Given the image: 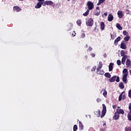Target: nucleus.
<instances>
[{
  "label": "nucleus",
  "instance_id": "nucleus-1",
  "mask_svg": "<svg viewBox=\"0 0 131 131\" xmlns=\"http://www.w3.org/2000/svg\"><path fill=\"white\" fill-rule=\"evenodd\" d=\"M123 75L122 80L125 83H126V80H127V75H128V72L127 71V69H124L123 70Z\"/></svg>",
  "mask_w": 131,
  "mask_h": 131
},
{
  "label": "nucleus",
  "instance_id": "nucleus-2",
  "mask_svg": "<svg viewBox=\"0 0 131 131\" xmlns=\"http://www.w3.org/2000/svg\"><path fill=\"white\" fill-rule=\"evenodd\" d=\"M87 6L88 8V10H93L94 9V3H93L92 2L89 1L87 3Z\"/></svg>",
  "mask_w": 131,
  "mask_h": 131
},
{
  "label": "nucleus",
  "instance_id": "nucleus-3",
  "mask_svg": "<svg viewBox=\"0 0 131 131\" xmlns=\"http://www.w3.org/2000/svg\"><path fill=\"white\" fill-rule=\"evenodd\" d=\"M86 24L87 26H93L94 25V20H93V18H90L88 19V20L86 21Z\"/></svg>",
  "mask_w": 131,
  "mask_h": 131
},
{
  "label": "nucleus",
  "instance_id": "nucleus-4",
  "mask_svg": "<svg viewBox=\"0 0 131 131\" xmlns=\"http://www.w3.org/2000/svg\"><path fill=\"white\" fill-rule=\"evenodd\" d=\"M126 42L124 41H122L121 43L120 48L121 49H122L123 50H125L126 49Z\"/></svg>",
  "mask_w": 131,
  "mask_h": 131
},
{
  "label": "nucleus",
  "instance_id": "nucleus-5",
  "mask_svg": "<svg viewBox=\"0 0 131 131\" xmlns=\"http://www.w3.org/2000/svg\"><path fill=\"white\" fill-rule=\"evenodd\" d=\"M53 4V2L51 1H46L44 4H43V6H46L47 5V6H50V5H52Z\"/></svg>",
  "mask_w": 131,
  "mask_h": 131
},
{
  "label": "nucleus",
  "instance_id": "nucleus-6",
  "mask_svg": "<svg viewBox=\"0 0 131 131\" xmlns=\"http://www.w3.org/2000/svg\"><path fill=\"white\" fill-rule=\"evenodd\" d=\"M118 17L121 19L123 17V12L121 11H119L117 12Z\"/></svg>",
  "mask_w": 131,
  "mask_h": 131
},
{
  "label": "nucleus",
  "instance_id": "nucleus-7",
  "mask_svg": "<svg viewBox=\"0 0 131 131\" xmlns=\"http://www.w3.org/2000/svg\"><path fill=\"white\" fill-rule=\"evenodd\" d=\"M94 114L96 115L97 117H100V116H101V111H100V110H97V111H95Z\"/></svg>",
  "mask_w": 131,
  "mask_h": 131
},
{
  "label": "nucleus",
  "instance_id": "nucleus-8",
  "mask_svg": "<svg viewBox=\"0 0 131 131\" xmlns=\"http://www.w3.org/2000/svg\"><path fill=\"white\" fill-rule=\"evenodd\" d=\"M119 117L120 116L119 114L117 112H116V113H115V115L114 116V119H115V120H117V119H118Z\"/></svg>",
  "mask_w": 131,
  "mask_h": 131
},
{
  "label": "nucleus",
  "instance_id": "nucleus-9",
  "mask_svg": "<svg viewBox=\"0 0 131 131\" xmlns=\"http://www.w3.org/2000/svg\"><path fill=\"white\" fill-rule=\"evenodd\" d=\"M102 67H103V64H102V62L100 61L99 62V64L96 70H101Z\"/></svg>",
  "mask_w": 131,
  "mask_h": 131
},
{
  "label": "nucleus",
  "instance_id": "nucleus-10",
  "mask_svg": "<svg viewBox=\"0 0 131 131\" xmlns=\"http://www.w3.org/2000/svg\"><path fill=\"white\" fill-rule=\"evenodd\" d=\"M96 73L97 74H100V75H104V73H105V72H104V71L103 70H97Z\"/></svg>",
  "mask_w": 131,
  "mask_h": 131
},
{
  "label": "nucleus",
  "instance_id": "nucleus-11",
  "mask_svg": "<svg viewBox=\"0 0 131 131\" xmlns=\"http://www.w3.org/2000/svg\"><path fill=\"white\" fill-rule=\"evenodd\" d=\"M116 112H117L119 115L124 114V111L122 109H117Z\"/></svg>",
  "mask_w": 131,
  "mask_h": 131
},
{
  "label": "nucleus",
  "instance_id": "nucleus-12",
  "mask_svg": "<svg viewBox=\"0 0 131 131\" xmlns=\"http://www.w3.org/2000/svg\"><path fill=\"white\" fill-rule=\"evenodd\" d=\"M113 15L112 14H109L108 16V21H109V22H111V21L113 20Z\"/></svg>",
  "mask_w": 131,
  "mask_h": 131
},
{
  "label": "nucleus",
  "instance_id": "nucleus-13",
  "mask_svg": "<svg viewBox=\"0 0 131 131\" xmlns=\"http://www.w3.org/2000/svg\"><path fill=\"white\" fill-rule=\"evenodd\" d=\"M126 59H127V56L125 55L123 57V58L122 59V64L124 65V63H125V61H126Z\"/></svg>",
  "mask_w": 131,
  "mask_h": 131
},
{
  "label": "nucleus",
  "instance_id": "nucleus-14",
  "mask_svg": "<svg viewBox=\"0 0 131 131\" xmlns=\"http://www.w3.org/2000/svg\"><path fill=\"white\" fill-rule=\"evenodd\" d=\"M113 65H114L113 63H110V65L108 66L109 71H112V70H113Z\"/></svg>",
  "mask_w": 131,
  "mask_h": 131
},
{
  "label": "nucleus",
  "instance_id": "nucleus-15",
  "mask_svg": "<svg viewBox=\"0 0 131 131\" xmlns=\"http://www.w3.org/2000/svg\"><path fill=\"white\" fill-rule=\"evenodd\" d=\"M116 80V76L112 77L111 79H109L110 82H114Z\"/></svg>",
  "mask_w": 131,
  "mask_h": 131
},
{
  "label": "nucleus",
  "instance_id": "nucleus-16",
  "mask_svg": "<svg viewBox=\"0 0 131 131\" xmlns=\"http://www.w3.org/2000/svg\"><path fill=\"white\" fill-rule=\"evenodd\" d=\"M43 3H41L40 2H38L36 6L35 7V9H39V8H41V5H42Z\"/></svg>",
  "mask_w": 131,
  "mask_h": 131
},
{
  "label": "nucleus",
  "instance_id": "nucleus-17",
  "mask_svg": "<svg viewBox=\"0 0 131 131\" xmlns=\"http://www.w3.org/2000/svg\"><path fill=\"white\" fill-rule=\"evenodd\" d=\"M100 28L101 30H104V29H105V24H104V22L103 21L100 23Z\"/></svg>",
  "mask_w": 131,
  "mask_h": 131
},
{
  "label": "nucleus",
  "instance_id": "nucleus-18",
  "mask_svg": "<svg viewBox=\"0 0 131 131\" xmlns=\"http://www.w3.org/2000/svg\"><path fill=\"white\" fill-rule=\"evenodd\" d=\"M14 11H16V12H20L21 11V9L19 8L18 6H15L13 7Z\"/></svg>",
  "mask_w": 131,
  "mask_h": 131
},
{
  "label": "nucleus",
  "instance_id": "nucleus-19",
  "mask_svg": "<svg viewBox=\"0 0 131 131\" xmlns=\"http://www.w3.org/2000/svg\"><path fill=\"white\" fill-rule=\"evenodd\" d=\"M121 37L120 36L118 37L115 40V46H117V43L118 41H120Z\"/></svg>",
  "mask_w": 131,
  "mask_h": 131
},
{
  "label": "nucleus",
  "instance_id": "nucleus-20",
  "mask_svg": "<svg viewBox=\"0 0 131 131\" xmlns=\"http://www.w3.org/2000/svg\"><path fill=\"white\" fill-rule=\"evenodd\" d=\"M126 65L127 67H129V66H131V61L129 59H127L126 62Z\"/></svg>",
  "mask_w": 131,
  "mask_h": 131
},
{
  "label": "nucleus",
  "instance_id": "nucleus-21",
  "mask_svg": "<svg viewBox=\"0 0 131 131\" xmlns=\"http://www.w3.org/2000/svg\"><path fill=\"white\" fill-rule=\"evenodd\" d=\"M79 126L80 128V130H82L83 129V125L82 124V123L81 122H79Z\"/></svg>",
  "mask_w": 131,
  "mask_h": 131
},
{
  "label": "nucleus",
  "instance_id": "nucleus-22",
  "mask_svg": "<svg viewBox=\"0 0 131 131\" xmlns=\"http://www.w3.org/2000/svg\"><path fill=\"white\" fill-rule=\"evenodd\" d=\"M106 110H102L101 117H104V116H105V114H106Z\"/></svg>",
  "mask_w": 131,
  "mask_h": 131
},
{
  "label": "nucleus",
  "instance_id": "nucleus-23",
  "mask_svg": "<svg viewBox=\"0 0 131 131\" xmlns=\"http://www.w3.org/2000/svg\"><path fill=\"white\" fill-rule=\"evenodd\" d=\"M116 27L117 28H118L119 30H122V27L120 26V24L117 23L116 24Z\"/></svg>",
  "mask_w": 131,
  "mask_h": 131
},
{
  "label": "nucleus",
  "instance_id": "nucleus-24",
  "mask_svg": "<svg viewBox=\"0 0 131 131\" xmlns=\"http://www.w3.org/2000/svg\"><path fill=\"white\" fill-rule=\"evenodd\" d=\"M90 13V10L87 9L86 11L83 14V16H86L89 15Z\"/></svg>",
  "mask_w": 131,
  "mask_h": 131
},
{
  "label": "nucleus",
  "instance_id": "nucleus-25",
  "mask_svg": "<svg viewBox=\"0 0 131 131\" xmlns=\"http://www.w3.org/2000/svg\"><path fill=\"white\" fill-rule=\"evenodd\" d=\"M124 94V92H123L119 97V101L120 102L122 100V95Z\"/></svg>",
  "mask_w": 131,
  "mask_h": 131
},
{
  "label": "nucleus",
  "instance_id": "nucleus-26",
  "mask_svg": "<svg viewBox=\"0 0 131 131\" xmlns=\"http://www.w3.org/2000/svg\"><path fill=\"white\" fill-rule=\"evenodd\" d=\"M100 14H101V12L100 11H95L94 12V15L95 16H99Z\"/></svg>",
  "mask_w": 131,
  "mask_h": 131
},
{
  "label": "nucleus",
  "instance_id": "nucleus-27",
  "mask_svg": "<svg viewBox=\"0 0 131 131\" xmlns=\"http://www.w3.org/2000/svg\"><path fill=\"white\" fill-rule=\"evenodd\" d=\"M104 76L107 78H110L111 77V75L109 73H106L104 74Z\"/></svg>",
  "mask_w": 131,
  "mask_h": 131
},
{
  "label": "nucleus",
  "instance_id": "nucleus-28",
  "mask_svg": "<svg viewBox=\"0 0 131 131\" xmlns=\"http://www.w3.org/2000/svg\"><path fill=\"white\" fill-rule=\"evenodd\" d=\"M102 92H103L102 95L104 96V97H106L107 96V91L105 89H103Z\"/></svg>",
  "mask_w": 131,
  "mask_h": 131
},
{
  "label": "nucleus",
  "instance_id": "nucleus-29",
  "mask_svg": "<svg viewBox=\"0 0 131 131\" xmlns=\"http://www.w3.org/2000/svg\"><path fill=\"white\" fill-rule=\"evenodd\" d=\"M127 118L128 120H129V121H131V111L128 113Z\"/></svg>",
  "mask_w": 131,
  "mask_h": 131
},
{
  "label": "nucleus",
  "instance_id": "nucleus-30",
  "mask_svg": "<svg viewBox=\"0 0 131 131\" xmlns=\"http://www.w3.org/2000/svg\"><path fill=\"white\" fill-rule=\"evenodd\" d=\"M76 23L78 26H80L81 25V19H78Z\"/></svg>",
  "mask_w": 131,
  "mask_h": 131
},
{
  "label": "nucleus",
  "instance_id": "nucleus-31",
  "mask_svg": "<svg viewBox=\"0 0 131 131\" xmlns=\"http://www.w3.org/2000/svg\"><path fill=\"white\" fill-rule=\"evenodd\" d=\"M105 0H99V2L97 3V6H100L101 4H103Z\"/></svg>",
  "mask_w": 131,
  "mask_h": 131
},
{
  "label": "nucleus",
  "instance_id": "nucleus-32",
  "mask_svg": "<svg viewBox=\"0 0 131 131\" xmlns=\"http://www.w3.org/2000/svg\"><path fill=\"white\" fill-rule=\"evenodd\" d=\"M119 86L120 88V89H124V85L122 82L120 83Z\"/></svg>",
  "mask_w": 131,
  "mask_h": 131
},
{
  "label": "nucleus",
  "instance_id": "nucleus-33",
  "mask_svg": "<svg viewBox=\"0 0 131 131\" xmlns=\"http://www.w3.org/2000/svg\"><path fill=\"white\" fill-rule=\"evenodd\" d=\"M129 38H130V37L128 36H127L124 38V39L125 41H128V40H129Z\"/></svg>",
  "mask_w": 131,
  "mask_h": 131
},
{
  "label": "nucleus",
  "instance_id": "nucleus-34",
  "mask_svg": "<svg viewBox=\"0 0 131 131\" xmlns=\"http://www.w3.org/2000/svg\"><path fill=\"white\" fill-rule=\"evenodd\" d=\"M125 55V52H124V51L122 50L121 52V56L122 57H124V55Z\"/></svg>",
  "mask_w": 131,
  "mask_h": 131
},
{
  "label": "nucleus",
  "instance_id": "nucleus-35",
  "mask_svg": "<svg viewBox=\"0 0 131 131\" xmlns=\"http://www.w3.org/2000/svg\"><path fill=\"white\" fill-rule=\"evenodd\" d=\"M123 34H124V35H125L126 36H127V35H128V33H127L126 31H124L123 32Z\"/></svg>",
  "mask_w": 131,
  "mask_h": 131
},
{
  "label": "nucleus",
  "instance_id": "nucleus-36",
  "mask_svg": "<svg viewBox=\"0 0 131 131\" xmlns=\"http://www.w3.org/2000/svg\"><path fill=\"white\" fill-rule=\"evenodd\" d=\"M80 37L81 38H84V37H85V34L84 33L81 34Z\"/></svg>",
  "mask_w": 131,
  "mask_h": 131
},
{
  "label": "nucleus",
  "instance_id": "nucleus-37",
  "mask_svg": "<svg viewBox=\"0 0 131 131\" xmlns=\"http://www.w3.org/2000/svg\"><path fill=\"white\" fill-rule=\"evenodd\" d=\"M117 64L118 65H121V61H120V60H118L117 61Z\"/></svg>",
  "mask_w": 131,
  "mask_h": 131
},
{
  "label": "nucleus",
  "instance_id": "nucleus-38",
  "mask_svg": "<svg viewBox=\"0 0 131 131\" xmlns=\"http://www.w3.org/2000/svg\"><path fill=\"white\" fill-rule=\"evenodd\" d=\"M73 130H77V125H74L73 127Z\"/></svg>",
  "mask_w": 131,
  "mask_h": 131
},
{
  "label": "nucleus",
  "instance_id": "nucleus-39",
  "mask_svg": "<svg viewBox=\"0 0 131 131\" xmlns=\"http://www.w3.org/2000/svg\"><path fill=\"white\" fill-rule=\"evenodd\" d=\"M96 101L98 103H100V102L102 101V99L101 98H97Z\"/></svg>",
  "mask_w": 131,
  "mask_h": 131
},
{
  "label": "nucleus",
  "instance_id": "nucleus-40",
  "mask_svg": "<svg viewBox=\"0 0 131 131\" xmlns=\"http://www.w3.org/2000/svg\"><path fill=\"white\" fill-rule=\"evenodd\" d=\"M128 97H129V98H131V90H130L128 91Z\"/></svg>",
  "mask_w": 131,
  "mask_h": 131
},
{
  "label": "nucleus",
  "instance_id": "nucleus-41",
  "mask_svg": "<svg viewBox=\"0 0 131 131\" xmlns=\"http://www.w3.org/2000/svg\"><path fill=\"white\" fill-rule=\"evenodd\" d=\"M116 81L117 82H119V77L116 76Z\"/></svg>",
  "mask_w": 131,
  "mask_h": 131
},
{
  "label": "nucleus",
  "instance_id": "nucleus-42",
  "mask_svg": "<svg viewBox=\"0 0 131 131\" xmlns=\"http://www.w3.org/2000/svg\"><path fill=\"white\" fill-rule=\"evenodd\" d=\"M102 106H103V110H106V105H105V104H103Z\"/></svg>",
  "mask_w": 131,
  "mask_h": 131
},
{
  "label": "nucleus",
  "instance_id": "nucleus-43",
  "mask_svg": "<svg viewBox=\"0 0 131 131\" xmlns=\"http://www.w3.org/2000/svg\"><path fill=\"white\" fill-rule=\"evenodd\" d=\"M75 35H76V33H75V32L74 31V33L72 34V36L74 37L75 36Z\"/></svg>",
  "mask_w": 131,
  "mask_h": 131
},
{
  "label": "nucleus",
  "instance_id": "nucleus-44",
  "mask_svg": "<svg viewBox=\"0 0 131 131\" xmlns=\"http://www.w3.org/2000/svg\"><path fill=\"white\" fill-rule=\"evenodd\" d=\"M126 131H131V126L128 127Z\"/></svg>",
  "mask_w": 131,
  "mask_h": 131
},
{
  "label": "nucleus",
  "instance_id": "nucleus-45",
  "mask_svg": "<svg viewBox=\"0 0 131 131\" xmlns=\"http://www.w3.org/2000/svg\"><path fill=\"white\" fill-rule=\"evenodd\" d=\"M96 69H97V67H96L95 66V67H94L93 68V69L91 70H92V71H95V70H96Z\"/></svg>",
  "mask_w": 131,
  "mask_h": 131
},
{
  "label": "nucleus",
  "instance_id": "nucleus-46",
  "mask_svg": "<svg viewBox=\"0 0 131 131\" xmlns=\"http://www.w3.org/2000/svg\"><path fill=\"white\" fill-rule=\"evenodd\" d=\"M126 12H127V14L129 15V10L126 9Z\"/></svg>",
  "mask_w": 131,
  "mask_h": 131
},
{
  "label": "nucleus",
  "instance_id": "nucleus-47",
  "mask_svg": "<svg viewBox=\"0 0 131 131\" xmlns=\"http://www.w3.org/2000/svg\"><path fill=\"white\" fill-rule=\"evenodd\" d=\"M39 3H41L42 4H43V2H45V0H38Z\"/></svg>",
  "mask_w": 131,
  "mask_h": 131
},
{
  "label": "nucleus",
  "instance_id": "nucleus-48",
  "mask_svg": "<svg viewBox=\"0 0 131 131\" xmlns=\"http://www.w3.org/2000/svg\"><path fill=\"white\" fill-rule=\"evenodd\" d=\"M93 50V48H92V47H89V49H88V51H92Z\"/></svg>",
  "mask_w": 131,
  "mask_h": 131
},
{
  "label": "nucleus",
  "instance_id": "nucleus-49",
  "mask_svg": "<svg viewBox=\"0 0 131 131\" xmlns=\"http://www.w3.org/2000/svg\"><path fill=\"white\" fill-rule=\"evenodd\" d=\"M122 96H123V97H122L123 100H125V99L126 98L125 95L124 94Z\"/></svg>",
  "mask_w": 131,
  "mask_h": 131
},
{
  "label": "nucleus",
  "instance_id": "nucleus-50",
  "mask_svg": "<svg viewBox=\"0 0 131 131\" xmlns=\"http://www.w3.org/2000/svg\"><path fill=\"white\" fill-rule=\"evenodd\" d=\"M72 27V25H71L69 27V30H71V28Z\"/></svg>",
  "mask_w": 131,
  "mask_h": 131
},
{
  "label": "nucleus",
  "instance_id": "nucleus-51",
  "mask_svg": "<svg viewBox=\"0 0 131 131\" xmlns=\"http://www.w3.org/2000/svg\"><path fill=\"white\" fill-rule=\"evenodd\" d=\"M91 56H92V57H93L94 58V57H95L96 56V55L94 53H92Z\"/></svg>",
  "mask_w": 131,
  "mask_h": 131
},
{
  "label": "nucleus",
  "instance_id": "nucleus-52",
  "mask_svg": "<svg viewBox=\"0 0 131 131\" xmlns=\"http://www.w3.org/2000/svg\"><path fill=\"white\" fill-rule=\"evenodd\" d=\"M104 16H107V15H108V13L105 12V13H104Z\"/></svg>",
  "mask_w": 131,
  "mask_h": 131
},
{
  "label": "nucleus",
  "instance_id": "nucleus-53",
  "mask_svg": "<svg viewBox=\"0 0 131 131\" xmlns=\"http://www.w3.org/2000/svg\"><path fill=\"white\" fill-rule=\"evenodd\" d=\"M113 109H115L116 108V105H113Z\"/></svg>",
  "mask_w": 131,
  "mask_h": 131
},
{
  "label": "nucleus",
  "instance_id": "nucleus-54",
  "mask_svg": "<svg viewBox=\"0 0 131 131\" xmlns=\"http://www.w3.org/2000/svg\"><path fill=\"white\" fill-rule=\"evenodd\" d=\"M96 10H100V7H96Z\"/></svg>",
  "mask_w": 131,
  "mask_h": 131
},
{
  "label": "nucleus",
  "instance_id": "nucleus-55",
  "mask_svg": "<svg viewBox=\"0 0 131 131\" xmlns=\"http://www.w3.org/2000/svg\"><path fill=\"white\" fill-rule=\"evenodd\" d=\"M96 30H97V27H95V28L94 29V31H96Z\"/></svg>",
  "mask_w": 131,
  "mask_h": 131
},
{
  "label": "nucleus",
  "instance_id": "nucleus-56",
  "mask_svg": "<svg viewBox=\"0 0 131 131\" xmlns=\"http://www.w3.org/2000/svg\"><path fill=\"white\" fill-rule=\"evenodd\" d=\"M103 125H106V123H104L103 124Z\"/></svg>",
  "mask_w": 131,
  "mask_h": 131
},
{
  "label": "nucleus",
  "instance_id": "nucleus-57",
  "mask_svg": "<svg viewBox=\"0 0 131 131\" xmlns=\"http://www.w3.org/2000/svg\"><path fill=\"white\" fill-rule=\"evenodd\" d=\"M85 58H86V59H88V56H85Z\"/></svg>",
  "mask_w": 131,
  "mask_h": 131
},
{
  "label": "nucleus",
  "instance_id": "nucleus-58",
  "mask_svg": "<svg viewBox=\"0 0 131 131\" xmlns=\"http://www.w3.org/2000/svg\"><path fill=\"white\" fill-rule=\"evenodd\" d=\"M86 48H88V45H86Z\"/></svg>",
  "mask_w": 131,
  "mask_h": 131
},
{
  "label": "nucleus",
  "instance_id": "nucleus-59",
  "mask_svg": "<svg viewBox=\"0 0 131 131\" xmlns=\"http://www.w3.org/2000/svg\"><path fill=\"white\" fill-rule=\"evenodd\" d=\"M89 116L90 118H91V115H89Z\"/></svg>",
  "mask_w": 131,
  "mask_h": 131
},
{
  "label": "nucleus",
  "instance_id": "nucleus-60",
  "mask_svg": "<svg viewBox=\"0 0 131 131\" xmlns=\"http://www.w3.org/2000/svg\"><path fill=\"white\" fill-rule=\"evenodd\" d=\"M111 37H112V39H113V38H112V35H111Z\"/></svg>",
  "mask_w": 131,
  "mask_h": 131
},
{
  "label": "nucleus",
  "instance_id": "nucleus-61",
  "mask_svg": "<svg viewBox=\"0 0 131 131\" xmlns=\"http://www.w3.org/2000/svg\"><path fill=\"white\" fill-rule=\"evenodd\" d=\"M118 108H120V107H119V106H118Z\"/></svg>",
  "mask_w": 131,
  "mask_h": 131
},
{
  "label": "nucleus",
  "instance_id": "nucleus-62",
  "mask_svg": "<svg viewBox=\"0 0 131 131\" xmlns=\"http://www.w3.org/2000/svg\"><path fill=\"white\" fill-rule=\"evenodd\" d=\"M19 1H24V0H19Z\"/></svg>",
  "mask_w": 131,
  "mask_h": 131
},
{
  "label": "nucleus",
  "instance_id": "nucleus-63",
  "mask_svg": "<svg viewBox=\"0 0 131 131\" xmlns=\"http://www.w3.org/2000/svg\"><path fill=\"white\" fill-rule=\"evenodd\" d=\"M68 2H69V1H70V0H68Z\"/></svg>",
  "mask_w": 131,
  "mask_h": 131
}]
</instances>
